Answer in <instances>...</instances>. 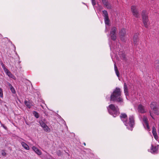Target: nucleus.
Masks as SVG:
<instances>
[{"mask_svg":"<svg viewBox=\"0 0 159 159\" xmlns=\"http://www.w3.org/2000/svg\"><path fill=\"white\" fill-rule=\"evenodd\" d=\"M102 12L104 14V15H103L104 17L108 16V13L106 11V10L103 11Z\"/></svg>","mask_w":159,"mask_h":159,"instance_id":"5701e85b","label":"nucleus"},{"mask_svg":"<svg viewBox=\"0 0 159 159\" xmlns=\"http://www.w3.org/2000/svg\"><path fill=\"white\" fill-rule=\"evenodd\" d=\"M154 68L156 70L159 72V61L157 60L155 61L154 63Z\"/></svg>","mask_w":159,"mask_h":159,"instance_id":"f8f14e48","label":"nucleus"},{"mask_svg":"<svg viewBox=\"0 0 159 159\" xmlns=\"http://www.w3.org/2000/svg\"><path fill=\"white\" fill-rule=\"evenodd\" d=\"M109 113L114 117H116L119 113L118 107L113 104L110 105L107 108Z\"/></svg>","mask_w":159,"mask_h":159,"instance_id":"7ed1b4c3","label":"nucleus"},{"mask_svg":"<svg viewBox=\"0 0 159 159\" xmlns=\"http://www.w3.org/2000/svg\"><path fill=\"white\" fill-rule=\"evenodd\" d=\"M157 133L156 131V129L154 126L152 128V134Z\"/></svg>","mask_w":159,"mask_h":159,"instance_id":"4be33fe9","label":"nucleus"},{"mask_svg":"<svg viewBox=\"0 0 159 159\" xmlns=\"http://www.w3.org/2000/svg\"><path fill=\"white\" fill-rule=\"evenodd\" d=\"M151 149L152 153H155L157 151V148L156 146H154L152 145Z\"/></svg>","mask_w":159,"mask_h":159,"instance_id":"dca6fc26","label":"nucleus"},{"mask_svg":"<svg viewBox=\"0 0 159 159\" xmlns=\"http://www.w3.org/2000/svg\"><path fill=\"white\" fill-rule=\"evenodd\" d=\"M2 126H3V128L4 129H6V130H7V127H6V126H4V125H2Z\"/></svg>","mask_w":159,"mask_h":159,"instance_id":"58836bf2","label":"nucleus"},{"mask_svg":"<svg viewBox=\"0 0 159 159\" xmlns=\"http://www.w3.org/2000/svg\"><path fill=\"white\" fill-rule=\"evenodd\" d=\"M2 155L3 156H5L6 155V153L4 151H2Z\"/></svg>","mask_w":159,"mask_h":159,"instance_id":"473e14b6","label":"nucleus"},{"mask_svg":"<svg viewBox=\"0 0 159 159\" xmlns=\"http://www.w3.org/2000/svg\"><path fill=\"white\" fill-rule=\"evenodd\" d=\"M92 2L93 6H94L96 5V1L95 0H91Z\"/></svg>","mask_w":159,"mask_h":159,"instance_id":"2f4dec72","label":"nucleus"},{"mask_svg":"<svg viewBox=\"0 0 159 159\" xmlns=\"http://www.w3.org/2000/svg\"><path fill=\"white\" fill-rule=\"evenodd\" d=\"M134 43L135 45L137 46L138 44L139 35L138 34H135L133 37Z\"/></svg>","mask_w":159,"mask_h":159,"instance_id":"9d476101","label":"nucleus"},{"mask_svg":"<svg viewBox=\"0 0 159 159\" xmlns=\"http://www.w3.org/2000/svg\"><path fill=\"white\" fill-rule=\"evenodd\" d=\"M126 29L125 28H122L119 32L120 39L123 41H124L125 40L124 37L126 34Z\"/></svg>","mask_w":159,"mask_h":159,"instance_id":"6e6552de","label":"nucleus"},{"mask_svg":"<svg viewBox=\"0 0 159 159\" xmlns=\"http://www.w3.org/2000/svg\"><path fill=\"white\" fill-rule=\"evenodd\" d=\"M8 85L10 88L11 92L13 93H16V91L14 88L12 86V85L9 83H8Z\"/></svg>","mask_w":159,"mask_h":159,"instance_id":"6ab92c4d","label":"nucleus"},{"mask_svg":"<svg viewBox=\"0 0 159 159\" xmlns=\"http://www.w3.org/2000/svg\"><path fill=\"white\" fill-rule=\"evenodd\" d=\"M21 145L24 148L27 150H29L30 149V148L29 146L26 144L24 142H22L21 143Z\"/></svg>","mask_w":159,"mask_h":159,"instance_id":"f3484780","label":"nucleus"},{"mask_svg":"<svg viewBox=\"0 0 159 159\" xmlns=\"http://www.w3.org/2000/svg\"><path fill=\"white\" fill-rule=\"evenodd\" d=\"M25 104L29 108H30L31 107L33 106L32 102L26 100L25 101Z\"/></svg>","mask_w":159,"mask_h":159,"instance_id":"4468645a","label":"nucleus"},{"mask_svg":"<svg viewBox=\"0 0 159 159\" xmlns=\"http://www.w3.org/2000/svg\"><path fill=\"white\" fill-rule=\"evenodd\" d=\"M105 6L108 9H110L111 8V6L109 2Z\"/></svg>","mask_w":159,"mask_h":159,"instance_id":"393cba45","label":"nucleus"},{"mask_svg":"<svg viewBox=\"0 0 159 159\" xmlns=\"http://www.w3.org/2000/svg\"><path fill=\"white\" fill-rule=\"evenodd\" d=\"M124 91L126 96L129 95V92L127 85L125 83L124 84Z\"/></svg>","mask_w":159,"mask_h":159,"instance_id":"2eb2a0df","label":"nucleus"},{"mask_svg":"<svg viewBox=\"0 0 159 159\" xmlns=\"http://www.w3.org/2000/svg\"><path fill=\"white\" fill-rule=\"evenodd\" d=\"M3 70H4V71L6 73L7 71H8L9 70L5 67L3 68Z\"/></svg>","mask_w":159,"mask_h":159,"instance_id":"f704fd0d","label":"nucleus"},{"mask_svg":"<svg viewBox=\"0 0 159 159\" xmlns=\"http://www.w3.org/2000/svg\"><path fill=\"white\" fill-rule=\"evenodd\" d=\"M148 13L145 10H143L141 12L143 23L145 28H148L150 25V22L148 16Z\"/></svg>","mask_w":159,"mask_h":159,"instance_id":"20e7f679","label":"nucleus"},{"mask_svg":"<svg viewBox=\"0 0 159 159\" xmlns=\"http://www.w3.org/2000/svg\"><path fill=\"white\" fill-rule=\"evenodd\" d=\"M0 97L1 98L3 97V92L2 89L0 88Z\"/></svg>","mask_w":159,"mask_h":159,"instance_id":"c756f323","label":"nucleus"},{"mask_svg":"<svg viewBox=\"0 0 159 159\" xmlns=\"http://www.w3.org/2000/svg\"><path fill=\"white\" fill-rule=\"evenodd\" d=\"M153 135L154 136V138L156 140H157L158 139V137L157 135V133H156V134H153Z\"/></svg>","mask_w":159,"mask_h":159,"instance_id":"c85d7f7f","label":"nucleus"},{"mask_svg":"<svg viewBox=\"0 0 159 159\" xmlns=\"http://www.w3.org/2000/svg\"><path fill=\"white\" fill-rule=\"evenodd\" d=\"M39 124L43 128L45 131H48V130L49 129L47 125L43 121H39Z\"/></svg>","mask_w":159,"mask_h":159,"instance_id":"9b49d317","label":"nucleus"},{"mask_svg":"<svg viewBox=\"0 0 159 159\" xmlns=\"http://www.w3.org/2000/svg\"><path fill=\"white\" fill-rule=\"evenodd\" d=\"M33 114L36 118H38L39 117L38 113L36 111H34L33 112Z\"/></svg>","mask_w":159,"mask_h":159,"instance_id":"412c9836","label":"nucleus"},{"mask_svg":"<svg viewBox=\"0 0 159 159\" xmlns=\"http://www.w3.org/2000/svg\"><path fill=\"white\" fill-rule=\"evenodd\" d=\"M57 154L58 155L60 156L61 155V152L60 151H59L57 152Z\"/></svg>","mask_w":159,"mask_h":159,"instance_id":"e433bc0d","label":"nucleus"},{"mask_svg":"<svg viewBox=\"0 0 159 159\" xmlns=\"http://www.w3.org/2000/svg\"><path fill=\"white\" fill-rule=\"evenodd\" d=\"M102 1L103 4L105 6L108 3V1L107 0H102Z\"/></svg>","mask_w":159,"mask_h":159,"instance_id":"bb28decb","label":"nucleus"},{"mask_svg":"<svg viewBox=\"0 0 159 159\" xmlns=\"http://www.w3.org/2000/svg\"><path fill=\"white\" fill-rule=\"evenodd\" d=\"M143 125L144 127H146L148 130H149L150 127L148 125V119L147 117L145 116H143Z\"/></svg>","mask_w":159,"mask_h":159,"instance_id":"1a4fd4ad","label":"nucleus"},{"mask_svg":"<svg viewBox=\"0 0 159 159\" xmlns=\"http://www.w3.org/2000/svg\"><path fill=\"white\" fill-rule=\"evenodd\" d=\"M105 6L108 9H110L111 8V6L109 2Z\"/></svg>","mask_w":159,"mask_h":159,"instance_id":"b1692460","label":"nucleus"},{"mask_svg":"<svg viewBox=\"0 0 159 159\" xmlns=\"http://www.w3.org/2000/svg\"><path fill=\"white\" fill-rule=\"evenodd\" d=\"M83 144L84 145V146H85L86 145V143H84Z\"/></svg>","mask_w":159,"mask_h":159,"instance_id":"ea45409f","label":"nucleus"},{"mask_svg":"<svg viewBox=\"0 0 159 159\" xmlns=\"http://www.w3.org/2000/svg\"><path fill=\"white\" fill-rule=\"evenodd\" d=\"M6 73L10 77H11V76L12 75V74L8 70V71H7Z\"/></svg>","mask_w":159,"mask_h":159,"instance_id":"cd10ccee","label":"nucleus"},{"mask_svg":"<svg viewBox=\"0 0 159 159\" xmlns=\"http://www.w3.org/2000/svg\"><path fill=\"white\" fill-rule=\"evenodd\" d=\"M150 107L153 111L155 110L157 108H156V103L154 102H151L150 104Z\"/></svg>","mask_w":159,"mask_h":159,"instance_id":"aec40b11","label":"nucleus"},{"mask_svg":"<svg viewBox=\"0 0 159 159\" xmlns=\"http://www.w3.org/2000/svg\"><path fill=\"white\" fill-rule=\"evenodd\" d=\"M120 117L122 121L127 127L128 126L131 128L133 127L135 124L133 116H129V120H128L127 114L124 113H122L120 114Z\"/></svg>","mask_w":159,"mask_h":159,"instance_id":"f257e3e1","label":"nucleus"},{"mask_svg":"<svg viewBox=\"0 0 159 159\" xmlns=\"http://www.w3.org/2000/svg\"><path fill=\"white\" fill-rule=\"evenodd\" d=\"M104 20L105 21L109 20V17H108V16H104Z\"/></svg>","mask_w":159,"mask_h":159,"instance_id":"72a5a7b5","label":"nucleus"},{"mask_svg":"<svg viewBox=\"0 0 159 159\" xmlns=\"http://www.w3.org/2000/svg\"><path fill=\"white\" fill-rule=\"evenodd\" d=\"M149 114H150V116L152 117L153 119H154V118H153V116H152V114L151 113V112H149Z\"/></svg>","mask_w":159,"mask_h":159,"instance_id":"4c0bfd02","label":"nucleus"},{"mask_svg":"<svg viewBox=\"0 0 159 159\" xmlns=\"http://www.w3.org/2000/svg\"><path fill=\"white\" fill-rule=\"evenodd\" d=\"M114 69L116 75L118 77H119L120 76V73L115 64H114Z\"/></svg>","mask_w":159,"mask_h":159,"instance_id":"a211bd4d","label":"nucleus"},{"mask_svg":"<svg viewBox=\"0 0 159 159\" xmlns=\"http://www.w3.org/2000/svg\"><path fill=\"white\" fill-rule=\"evenodd\" d=\"M105 22L106 24L107 25H109L110 24V21L109 20H106L105 21Z\"/></svg>","mask_w":159,"mask_h":159,"instance_id":"7c9ffc66","label":"nucleus"},{"mask_svg":"<svg viewBox=\"0 0 159 159\" xmlns=\"http://www.w3.org/2000/svg\"><path fill=\"white\" fill-rule=\"evenodd\" d=\"M116 32L117 28L115 27H112L110 32V35L111 39L113 41H115L116 40Z\"/></svg>","mask_w":159,"mask_h":159,"instance_id":"39448f33","label":"nucleus"},{"mask_svg":"<svg viewBox=\"0 0 159 159\" xmlns=\"http://www.w3.org/2000/svg\"><path fill=\"white\" fill-rule=\"evenodd\" d=\"M33 150L38 155H40L42 154L41 151L34 146L32 147Z\"/></svg>","mask_w":159,"mask_h":159,"instance_id":"ddd939ff","label":"nucleus"},{"mask_svg":"<svg viewBox=\"0 0 159 159\" xmlns=\"http://www.w3.org/2000/svg\"><path fill=\"white\" fill-rule=\"evenodd\" d=\"M1 64L3 69L5 67L4 65L2 62H1Z\"/></svg>","mask_w":159,"mask_h":159,"instance_id":"c9c22d12","label":"nucleus"},{"mask_svg":"<svg viewBox=\"0 0 159 159\" xmlns=\"http://www.w3.org/2000/svg\"><path fill=\"white\" fill-rule=\"evenodd\" d=\"M131 10L133 15L137 18L139 17V11L137 9V7L135 6H132L131 7Z\"/></svg>","mask_w":159,"mask_h":159,"instance_id":"423d86ee","label":"nucleus"},{"mask_svg":"<svg viewBox=\"0 0 159 159\" xmlns=\"http://www.w3.org/2000/svg\"><path fill=\"white\" fill-rule=\"evenodd\" d=\"M154 111V112L155 114H156L157 115H159V109L157 108Z\"/></svg>","mask_w":159,"mask_h":159,"instance_id":"a878e982","label":"nucleus"},{"mask_svg":"<svg viewBox=\"0 0 159 159\" xmlns=\"http://www.w3.org/2000/svg\"><path fill=\"white\" fill-rule=\"evenodd\" d=\"M120 89L119 88H116L110 96V101H116L121 102H123V99L121 97Z\"/></svg>","mask_w":159,"mask_h":159,"instance_id":"f03ea898","label":"nucleus"},{"mask_svg":"<svg viewBox=\"0 0 159 159\" xmlns=\"http://www.w3.org/2000/svg\"><path fill=\"white\" fill-rule=\"evenodd\" d=\"M138 112L141 113H144L147 112V109L145 106L141 104L139 105L138 107Z\"/></svg>","mask_w":159,"mask_h":159,"instance_id":"0eeeda50","label":"nucleus"}]
</instances>
